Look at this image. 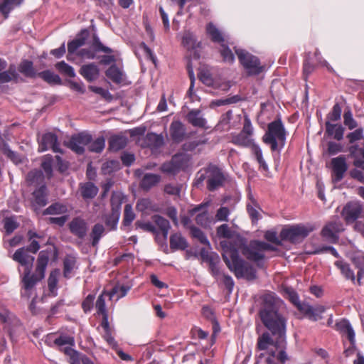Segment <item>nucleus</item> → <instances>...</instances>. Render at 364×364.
Returning <instances> with one entry per match:
<instances>
[{
    "label": "nucleus",
    "instance_id": "nucleus-9",
    "mask_svg": "<svg viewBox=\"0 0 364 364\" xmlns=\"http://www.w3.org/2000/svg\"><path fill=\"white\" fill-rule=\"evenodd\" d=\"M344 231V227L339 218H336L328 222L321 230V235L323 239L330 243H336L339 234Z\"/></svg>",
    "mask_w": 364,
    "mask_h": 364
},
{
    "label": "nucleus",
    "instance_id": "nucleus-63",
    "mask_svg": "<svg viewBox=\"0 0 364 364\" xmlns=\"http://www.w3.org/2000/svg\"><path fill=\"white\" fill-rule=\"evenodd\" d=\"M346 138L348 139L350 144H353L357 141L363 139V129L362 128H358L355 131L348 133L346 136Z\"/></svg>",
    "mask_w": 364,
    "mask_h": 364
},
{
    "label": "nucleus",
    "instance_id": "nucleus-7",
    "mask_svg": "<svg viewBox=\"0 0 364 364\" xmlns=\"http://www.w3.org/2000/svg\"><path fill=\"white\" fill-rule=\"evenodd\" d=\"M235 53L240 63L250 75H258L262 70L259 60L245 50L236 48Z\"/></svg>",
    "mask_w": 364,
    "mask_h": 364
},
{
    "label": "nucleus",
    "instance_id": "nucleus-58",
    "mask_svg": "<svg viewBox=\"0 0 364 364\" xmlns=\"http://www.w3.org/2000/svg\"><path fill=\"white\" fill-rule=\"evenodd\" d=\"M135 218V213L133 211L132 206L130 204H127L124 207L123 224L125 226H129Z\"/></svg>",
    "mask_w": 364,
    "mask_h": 364
},
{
    "label": "nucleus",
    "instance_id": "nucleus-35",
    "mask_svg": "<svg viewBox=\"0 0 364 364\" xmlns=\"http://www.w3.org/2000/svg\"><path fill=\"white\" fill-rule=\"evenodd\" d=\"M2 325L4 330H5L9 335L11 340H15L18 336L23 331V326L18 320V326L13 323L11 321H8L7 323H0Z\"/></svg>",
    "mask_w": 364,
    "mask_h": 364
},
{
    "label": "nucleus",
    "instance_id": "nucleus-10",
    "mask_svg": "<svg viewBox=\"0 0 364 364\" xmlns=\"http://www.w3.org/2000/svg\"><path fill=\"white\" fill-rule=\"evenodd\" d=\"M329 168L331 171V180L333 183L340 182L345 176L348 169L347 158L344 155L332 158Z\"/></svg>",
    "mask_w": 364,
    "mask_h": 364
},
{
    "label": "nucleus",
    "instance_id": "nucleus-37",
    "mask_svg": "<svg viewBox=\"0 0 364 364\" xmlns=\"http://www.w3.org/2000/svg\"><path fill=\"white\" fill-rule=\"evenodd\" d=\"M105 228L103 225L100 223L95 224L90 232V238L92 239V245L95 247L98 245L101 237L104 235Z\"/></svg>",
    "mask_w": 364,
    "mask_h": 364
},
{
    "label": "nucleus",
    "instance_id": "nucleus-30",
    "mask_svg": "<svg viewBox=\"0 0 364 364\" xmlns=\"http://www.w3.org/2000/svg\"><path fill=\"white\" fill-rule=\"evenodd\" d=\"M87 34L88 33H87V31H82L80 36H78L77 38L70 41L68 43V55L67 56V58L68 60H70V55L71 54L75 53L76 52V50L80 47H81L82 46H83L85 44V38H86V36H87Z\"/></svg>",
    "mask_w": 364,
    "mask_h": 364
},
{
    "label": "nucleus",
    "instance_id": "nucleus-18",
    "mask_svg": "<svg viewBox=\"0 0 364 364\" xmlns=\"http://www.w3.org/2000/svg\"><path fill=\"white\" fill-rule=\"evenodd\" d=\"M170 135L176 143L182 141L186 136V129L180 121H173L170 125Z\"/></svg>",
    "mask_w": 364,
    "mask_h": 364
},
{
    "label": "nucleus",
    "instance_id": "nucleus-24",
    "mask_svg": "<svg viewBox=\"0 0 364 364\" xmlns=\"http://www.w3.org/2000/svg\"><path fill=\"white\" fill-rule=\"evenodd\" d=\"M80 191L84 200L94 198L98 193V188L92 182H86L80 184Z\"/></svg>",
    "mask_w": 364,
    "mask_h": 364
},
{
    "label": "nucleus",
    "instance_id": "nucleus-17",
    "mask_svg": "<svg viewBox=\"0 0 364 364\" xmlns=\"http://www.w3.org/2000/svg\"><path fill=\"white\" fill-rule=\"evenodd\" d=\"M69 228L73 235L80 239L84 238L87 235V225L86 221L82 218H74L69 223Z\"/></svg>",
    "mask_w": 364,
    "mask_h": 364
},
{
    "label": "nucleus",
    "instance_id": "nucleus-39",
    "mask_svg": "<svg viewBox=\"0 0 364 364\" xmlns=\"http://www.w3.org/2000/svg\"><path fill=\"white\" fill-rule=\"evenodd\" d=\"M63 276L70 278L73 271L77 268L76 259L73 256H67L63 261Z\"/></svg>",
    "mask_w": 364,
    "mask_h": 364
},
{
    "label": "nucleus",
    "instance_id": "nucleus-36",
    "mask_svg": "<svg viewBox=\"0 0 364 364\" xmlns=\"http://www.w3.org/2000/svg\"><path fill=\"white\" fill-rule=\"evenodd\" d=\"M18 71L27 77H36L37 73L33 65V63L30 60H25L21 62L18 65Z\"/></svg>",
    "mask_w": 364,
    "mask_h": 364
},
{
    "label": "nucleus",
    "instance_id": "nucleus-29",
    "mask_svg": "<svg viewBox=\"0 0 364 364\" xmlns=\"http://www.w3.org/2000/svg\"><path fill=\"white\" fill-rule=\"evenodd\" d=\"M334 265L340 270L341 274L348 280L355 282V275L353 271L350 267L349 264L345 262L343 259H339L334 262Z\"/></svg>",
    "mask_w": 364,
    "mask_h": 364
},
{
    "label": "nucleus",
    "instance_id": "nucleus-57",
    "mask_svg": "<svg viewBox=\"0 0 364 364\" xmlns=\"http://www.w3.org/2000/svg\"><path fill=\"white\" fill-rule=\"evenodd\" d=\"M200 80L207 86L213 85V79L210 70L207 68H202L198 73Z\"/></svg>",
    "mask_w": 364,
    "mask_h": 364
},
{
    "label": "nucleus",
    "instance_id": "nucleus-12",
    "mask_svg": "<svg viewBox=\"0 0 364 364\" xmlns=\"http://www.w3.org/2000/svg\"><path fill=\"white\" fill-rule=\"evenodd\" d=\"M91 139L90 134L81 132L73 135L70 140L65 142V145L74 152L82 154L85 151V146L91 141Z\"/></svg>",
    "mask_w": 364,
    "mask_h": 364
},
{
    "label": "nucleus",
    "instance_id": "nucleus-54",
    "mask_svg": "<svg viewBox=\"0 0 364 364\" xmlns=\"http://www.w3.org/2000/svg\"><path fill=\"white\" fill-rule=\"evenodd\" d=\"M68 210L66 205L55 203L52 204L48 208H47L44 212V215H55V214H62L66 213Z\"/></svg>",
    "mask_w": 364,
    "mask_h": 364
},
{
    "label": "nucleus",
    "instance_id": "nucleus-16",
    "mask_svg": "<svg viewBox=\"0 0 364 364\" xmlns=\"http://www.w3.org/2000/svg\"><path fill=\"white\" fill-rule=\"evenodd\" d=\"M12 259L24 267V272H31L35 258L28 253L26 248L18 249L13 255Z\"/></svg>",
    "mask_w": 364,
    "mask_h": 364
},
{
    "label": "nucleus",
    "instance_id": "nucleus-1",
    "mask_svg": "<svg viewBox=\"0 0 364 364\" xmlns=\"http://www.w3.org/2000/svg\"><path fill=\"white\" fill-rule=\"evenodd\" d=\"M259 316L263 325L270 331L257 338V348L264 351L259 355L267 364H278L287 360L284 344L287 319L284 314V303L274 293L262 296Z\"/></svg>",
    "mask_w": 364,
    "mask_h": 364
},
{
    "label": "nucleus",
    "instance_id": "nucleus-41",
    "mask_svg": "<svg viewBox=\"0 0 364 364\" xmlns=\"http://www.w3.org/2000/svg\"><path fill=\"white\" fill-rule=\"evenodd\" d=\"M127 139L124 136H112L109 141V146L112 151H117L125 147Z\"/></svg>",
    "mask_w": 364,
    "mask_h": 364
},
{
    "label": "nucleus",
    "instance_id": "nucleus-19",
    "mask_svg": "<svg viewBox=\"0 0 364 364\" xmlns=\"http://www.w3.org/2000/svg\"><path fill=\"white\" fill-rule=\"evenodd\" d=\"M216 234L219 238L225 239L223 241L230 242L237 248L236 244L233 243L231 240L235 239V237L239 238V235L235 231L232 230L228 224H222L218 226L216 230Z\"/></svg>",
    "mask_w": 364,
    "mask_h": 364
},
{
    "label": "nucleus",
    "instance_id": "nucleus-60",
    "mask_svg": "<svg viewBox=\"0 0 364 364\" xmlns=\"http://www.w3.org/2000/svg\"><path fill=\"white\" fill-rule=\"evenodd\" d=\"M344 124L350 130L358 127L357 122L353 119V114L350 110L346 111L343 114Z\"/></svg>",
    "mask_w": 364,
    "mask_h": 364
},
{
    "label": "nucleus",
    "instance_id": "nucleus-26",
    "mask_svg": "<svg viewBox=\"0 0 364 364\" xmlns=\"http://www.w3.org/2000/svg\"><path fill=\"white\" fill-rule=\"evenodd\" d=\"M20 79V75L16 71L15 65H10L7 70L0 72V84L6 83L11 81L18 82Z\"/></svg>",
    "mask_w": 364,
    "mask_h": 364
},
{
    "label": "nucleus",
    "instance_id": "nucleus-53",
    "mask_svg": "<svg viewBox=\"0 0 364 364\" xmlns=\"http://www.w3.org/2000/svg\"><path fill=\"white\" fill-rule=\"evenodd\" d=\"M56 69L63 75L70 77H74L75 73L73 68L66 63L65 61H60L55 65Z\"/></svg>",
    "mask_w": 364,
    "mask_h": 364
},
{
    "label": "nucleus",
    "instance_id": "nucleus-22",
    "mask_svg": "<svg viewBox=\"0 0 364 364\" xmlns=\"http://www.w3.org/2000/svg\"><path fill=\"white\" fill-rule=\"evenodd\" d=\"M247 210L252 222L257 223L262 217L260 213L262 210L252 196H249V201L247 203Z\"/></svg>",
    "mask_w": 364,
    "mask_h": 364
},
{
    "label": "nucleus",
    "instance_id": "nucleus-25",
    "mask_svg": "<svg viewBox=\"0 0 364 364\" xmlns=\"http://www.w3.org/2000/svg\"><path fill=\"white\" fill-rule=\"evenodd\" d=\"M80 73L89 82L96 80L100 74L98 67L94 63H90L82 66Z\"/></svg>",
    "mask_w": 364,
    "mask_h": 364
},
{
    "label": "nucleus",
    "instance_id": "nucleus-8",
    "mask_svg": "<svg viewBox=\"0 0 364 364\" xmlns=\"http://www.w3.org/2000/svg\"><path fill=\"white\" fill-rule=\"evenodd\" d=\"M349 152L350 156L354 158L353 165L356 168L363 170L358 168L351 170L350 176L361 183H364V149L359 148L358 145H352L349 147Z\"/></svg>",
    "mask_w": 364,
    "mask_h": 364
},
{
    "label": "nucleus",
    "instance_id": "nucleus-59",
    "mask_svg": "<svg viewBox=\"0 0 364 364\" xmlns=\"http://www.w3.org/2000/svg\"><path fill=\"white\" fill-rule=\"evenodd\" d=\"M11 321L17 327L18 326V319L15 315L11 314L8 310H4L3 312H0V323H7L8 321Z\"/></svg>",
    "mask_w": 364,
    "mask_h": 364
},
{
    "label": "nucleus",
    "instance_id": "nucleus-62",
    "mask_svg": "<svg viewBox=\"0 0 364 364\" xmlns=\"http://www.w3.org/2000/svg\"><path fill=\"white\" fill-rule=\"evenodd\" d=\"M161 171L168 174H176L179 172L173 158L170 161L163 164L161 167Z\"/></svg>",
    "mask_w": 364,
    "mask_h": 364
},
{
    "label": "nucleus",
    "instance_id": "nucleus-13",
    "mask_svg": "<svg viewBox=\"0 0 364 364\" xmlns=\"http://www.w3.org/2000/svg\"><path fill=\"white\" fill-rule=\"evenodd\" d=\"M38 151L41 152L52 149L55 153H61L60 144L58 143V136L53 132H47L43 134L38 139Z\"/></svg>",
    "mask_w": 364,
    "mask_h": 364
},
{
    "label": "nucleus",
    "instance_id": "nucleus-32",
    "mask_svg": "<svg viewBox=\"0 0 364 364\" xmlns=\"http://www.w3.org/2000/svg\"><path fill=\"white\" fill-rule=\"evenodd\" d=\"M23 0H1L0 2V13L5 18H7L10 12L16 6L21 4Z\"/></svg>",
    "mask_w": 364,
    "mask_h": 364
},
{
    "label": "nucleus",
    "instance_id": "nucleus-28",
    "mask_svg": "<svg viewBox=\"0 0 364 364\" xmlns=\"http://www.w3.org/2000/svg\"><path fill=\"white\" fill-rule=\"evenodd\" d=\"M187 119L193 127H205L206 120L202 117L199 109L191 110L187 114Z\"/></svg>",
    "mask_w": 364,
    "mask_h": 364
},
{
    "label": "nucleus",
    "instance_id": "nucleus-43",
    "mask_svg": "<svg viewBox=\"0 0 364 364\" xmlns=\"http://www.w3.org/2000/svg\"><path fill=\"white\" fill-rule=\"evenodd\" d=\"M120 215V211L114 210L112 208L111 213L106 215L104 218L106 225L110 228L111 230H115L117 228Z\"/></svg>",
    "mask_w": 364,
    "mask_h": 364
},
{
    "label": "nucleus",
    "instance_id": "nucleus-55",
    "mask_svg": "<svg viewBox=\"0 0 364 364\" xmlns=\"http://www.w3.org/2000/svg\"><path fill=\"white\" fill-rule=\"evenodd\" d=\"M191 234L193 237L196 238L198 240V241L203 245H209L210 242L205 235V233L200 230L199 228L195 227V226H191Z\"/></svg>",
    "mask_w": 364,
    "mask_h": 364
},
{
    "label": "nucleus",
    "instance_id": "nucleus-46",
    "mask_svg": "<svg viewBox=\"0 0 364 364\" xmlns=\"http://www.w3.org/2000/svg\"><path fill=\"white\" fill-rule=\"evenodd\" d=\"M252 152L255 155L257 161L259 164V168L262 169L265 172H267L269 171V167L263 158L262 151L259 146L258 144H254L252 147Z\"/></svg>",
    "mask_w": 364,
    "mask_h": 364
},
{
    "label": "nucleus",
    "instance_id": "nucleus-48",
    "mask_svg": "<svg viewBox=\"0 0 364 364\" xmlns=\"http://www.w3.org/2000/svg\"><path fill=\"white\" fill-rule=\"evenodd\" d=\"M209 262V268L211 274L214 276L217 279H220V277L223 274L219 268V258L216 255L215 257L210 256L208 258Z\"/></svg>",
    "mask_w": 364,
    "mask_h": 364
},
{
    "label": "nucleus",
    "instance_id": "nucleus-20",
    "mask_svg": "<svg viewBox=\"0 0 364 364\" xmlns=\"http://www.w3.org/2000/svg\"><path fill=\"white\" fill-rule=\"evenodd\" d=\"M350 257L358 269L357 280L360 284V279L364 277V252L355 251L350 255Z\"/></svg>",
    "mask_w": 364,
    "mask_h": 364
},
{
    "label": "nucleus",
    "instance_id": "nucleus-15",
    "mask_svg": "<svg viewBox=\"0 0 364 364\" xmlns=\"http://www.w3.org/2000/svg\"><path fill=\"white\" fill-rule=\"evenodd\" d=\"M299 310L311 321H316L322 318L321 315L326 311V308L322 305L313 306L305 303L304 304H299Z\"/></svg>",
    "mask_w": 364,
    "mask_h": 364
},
{
    "label": "nucleus",
    "instance_id": "nucleus-33",
    "mask_svg": "<svg viewBox=\"0 0 364 364\" xmlns=\"http://www.w3.org/2000/svg\"><path fill=\"white\" fill-rule=\"evenodd\" d=\"M161 180V176L155 173H146L141 179L140 186L144 190H149Z\"/></svg>",
    "mask_w": 364,
    "mask_h": 364
},
{
    "label": "nucleus",
    "instance_id": "nucleus-51",
    "mask_svg": "<svg viewBox=\"0 0 364 364\" xmlns=\"http://www.w3.org/2000/svg\"><path fill=\"white\" fill-rule=\"evenodd\" d=\"M87 145L90 151L100 153L105 149V139L103 136H100L94 141L91 140V141Z\"/></svg>",
    "mask_w": 364,
    "mask_h": 364
},
{
    "label": "nucleus",
    "instance_id": "nucleus-3",
    "mask_svg": "<svg viewBox=\"0 0 364 364\" xmlns=\"http://www.w3.org/2000/svg\"><path fill=\"white\" fill-rule=\"evenodd\" d=\"M49 261V255L46 251L40 252L38 259L35 273L31 274V272H24L22 277L23 290L22 296L29 298L31 296L33 289L36 283L45 277V272Z\"/></svg>",
    "mask_w": 364,
    "mask_h": 364
},
{
    "label": "nucleus",
    "instance_id": "nucleus-31",
    "mask_svg": "<svg viewBox=\"0 0 364 364\" xmlns=\"http://www.w3.org/2000/svg\"><path fill=\"white\" fill-rule=\"evenodd\" d=\"M170 247L173 250H183L188 247V242L181 233L176 232L170 237Z\"/></svg>",
    "mask_w": 364,
    "mask_h": 364
},
{
    "label": "nucleus",
    "instance_id": "nucleus-23",
    "mask_svg": "<svg viewBox=\"0 0 364 364\" xmlns=\"http://www.w3.org/2000/svg\"><path fill=\"white\" fill-rule=\"evenodd\" d=\"M33 196L34 198L33 206L35 210L45 206L48 202L46 186L44 185L41 186L33 193Z\"/></svg>",
    "mask_w": 364,
    "mask_h": 364
},
{
    "label": "nucleus",
    "instance_id": "nucleus-21",
    "mask_svg": "<svg viewBox=\"0 0 364 364\" xmlns=\"http://www.w3.org/2000/svg\"><path fill=\"white\" fill-rule=\"evenodd\" d=\"M326 134L337 141L343 138L344 127L340 124H331L329 121L326 122Z\"/></svg>",
    "mask_w": 364,
    "mask_h": 364
},
{
    "label": "nucleus",
    "instance_id": "nucleus-5",
    "mask_svg": "<svg viewBox=\"0 0 364 364\" xmlns=\"http://www.w3.org/2000/svg\"><path fill=\"white\" fill-rule=\"evenodd\" d=\"M276 248L272 245L259 240H252L248 244L243 245L241 252L245 258L262 267L265 259V252L274 251Z\"/></svg>",
    "mask_w": 364,
    "mask_h": 364
},
{
    "label": "nucleus",
    "instance_id": "nucleus-4",
    "mask_svg": "<svg viewBox=\"0 0 364 364\" xmlns=\"http://www.w3.org/2000/svg\"><path fill=\"white\" fill-rule=\"evenodd\" d=\"M287 139V131L280 119L270 122L267 129L262 137L264 144L269 146L272 152H278L279 154L284 147Z\"/></svg>",
    "mask_w": 364,
    "mask_h": 364
},
{
    "label": "nucleus",
    "instance_id": "nucleus-45",
    "mask_svg": "<svg viewBox=\"0 0 364 364\" xmlns=\"http://www.w3.org/2000/svg\"><path fill=\"white\" fill-rule=\"evenodd\" d=\"M147 145L152 148H159L164 144V137L161 134L148 133L146 136Z\"/></svg>",
    "mask_w": 364,
    "mask_h": 364
},
{
    "label": "nucleus",
    "instance_id": "nucleus-56",
    "mask_svg": "<svg viewBox=\"0 0 364 364\" xmlns=\"http://www.w3.org/2000/svg\"><path fill=\"white\" fill-rule=\"evenodd\" d=\"M207 33L211 36L214 42L222 43L224 41L223 37L220 31L211 23L207 26Z\"/></svg>",
    "mask_w": 364,
    "mask_h": 364
},
{
    "label": "nucleus",
    "instance_id": "nucleus-11",
    "mask_svg": "<svg viewBox=\"0 0 364 364\" xmlns=\"http://www.w3.org/2000/svg\"><path fill=\"white\" fill-rule=\"evenodd\" d=\"M207 175V188L213 191L222 186L225 181V176L222 171L215 165L210 164L205 168Z\"/></svg>",
    "mask_w": 364,
    "mask_h": 364
},
{
    "label": "nucleus",
    "instance_id": "nucleus-40",
    "mask_svg": "<svg viewBox=\"0 0 364 364\" xmlns=\"http://www.w3.org/2000/svg\"><path fill=\"white\" fill-rule=\"evenodd\" d=\"M182 44L188 50H194L199 46L194 35L188 31L183 33Z\"/></svg>",
    "mask_w": 364,
    "mask_h": 364
},
{
    "label": "nucleus",
    "instance_id": "nucleus-38",
    "mask_svg": "<svg viewBox=\"0 0 364 364\" xmlns=\"http://www.w3.org/2000/svg\"><path fill=\"white\" fill-rule=\"evenodd\" d=\"M338 329L346 333L350 343L354 342L355 332L348 320L343 319L336 323Z\"/></svg>",
    "mask_w": 364,
    "mask_h": 364
},
{
    "label": "nucleus",
    "instance_id": "nucleus-44",
    "mask_svg": "<svg viewBox=\"0 0 364 364\" xmlns=\"http://www.w3.org/2000/svg\"><path fill=\"white\" fill-rule=\"evenodd\" d=\"M126 199L125 195L120 191H114L111 196V206L114 210L120 211L122 204Z\"/></svg>",
    "mask_w": 364,
    "mask_h": 364
},
{
    "label": "nucleus",
    "instance_id": "nucleus-27",
    "mask_svg": "<svg viewBox=\"0 0 364 364\" xmlns=\"http://www.w3.org/2000/svg\"><path fill=\"white\" fill-rule=\"evenodd\" d=\"M152 220L161 230L159 232L160 237L163 238L164 240H166L171 228L168 220L158 215H154Z\"/></svg>",
    "mask_w": 364,
    "mask_h": 364
},
{
    "label": "nucleus",
    "instance_id": "nucleus-50",
    "mask_svg": "<svg viewBox=\"0 0 364 364\" xmlns=\"http://www.w3.org/2000/svg\"><path fill=\"white\" fill-rule=\"evenodd\" d=\"M129 289L130 288L129 287L124 285L115 286L109 292H107V296H108L110 299H112L114 296H117V300H118L125 296Z\"/></svg>",
    "mask_w": 364,
    "mask_h": 364
},
{
    "label": "nucleus",
    "instance_id": "nucleus-52",
    "mask_svg": "<svg viewBox=\"0 0 364 364\" xmlns=\"http://www.w3.org/2000/svg\"><path fill=\"white\" fill-rule=\"evenodd\" d=\"M173 159L179 171L188 166L190 161V156L188 155L183 154H176L173 156Z\"/></svg>",
    "mask_w": 364,
    "mask_h": 364
},
{
    "label": "nucleus",
    "instance_id": "nucleus-42",
    "mask_svg": "<svg viewBox=\"0 0 364 364\" xmlns=\"http://www.w3.org/2000/svg\"><path fill=\"white\" fill-rule=\"evenodd\" d=\"M106 75L115 83H121L123 80V73L115 65H111L106 71Z\"/></svg>",
    "mask_w": 364,
    "mask_h": 364
},
{
    "label": "nucleus",
    "instance_id": "nucleus-47",
    "mask_svg": "<svg viewBox=\"0 0 364 364\" xmlns=\"http://www.w3.org/2000/svg\"><path fill=\"white\" fill-rule=\"evenodd\" d=\"M28 236L29 237V240L31 241V242L29 245L26 248V250L32 252L33 254H35L40 249L39 242L37 240H36L35 238H40L41 236L32 230H29L28 232Z\"/></svg>",
    "mask_w": 364,
    "mask_h": 364
},
{
    "label": "nucleus",
    "instance_id": "nucleus-6",
    "mask_svg": "<svg viewBox=\"0 0 364 364\" xmlns=\"http://www.w3.org/2000/svg\"><path fill=\"white\" fill-rule=\"evenodd\" d=\"M311 231L312 228L299 224L283 228L279 237L282 240L296 244L301 242Z\"/></svg>",
    "mask_w": 364,
    "mask_h": 364
},
{
    "label": "nucleus",
    "instance_id": "nucleus-34",
    "mask_svg": "<svg viewBox=\"0 0 364 364\" xmlns=\"http://www.w3.org/2000/svg\"><path fill=\"white\" fill-rule=\"evenodd\" d=\"M231 142L235 145L244 147H250L252 149L254 144V140L247 134L242 132L232 136Z\"/></svg>",
    "mask_w": 364,
    "mask_h": 364
},
{
    "label": "nucleus",
    "instance_id": "nucleus-64",
    "mask_svg": "<svg viewBox=\"0 0 364 364\" xmlns=\"http://www.w3.org/2000/svg\"><path fill=\"white\" fill-rule=\"evenodd\" d=\"M341 107L336 103L333 105L332 110L328 113L327 118L328 121L336 122L341 119Z\"/></svg>",
    "mask_w": 364,
    "mask_h": 364
},
{
    "label": "nucleus",
    "instance_id": "nucleus-49",
    "mask_svg": "<svg viewBox=\"0 0 364 364\" xmlns=\"http://www.w3.org/2000/svg\"><path fill=\"white\" fill-rule=\"evenodd\" d=\"M37 76L42 78L50 84H60V77L50 70H45L37 74Z\"/></svg>",
    "mask_w": 364,
    "mask_h": 364
},
{
    "label": "nucleus",
    "instance_id": "nucleus-14",
    "mask_svg": "<svg viewBox=\"0 0 364 364\" xmlns=\"http://www.w3.org/2000/svg\"><path fill=\"white\" fill-rule=\"evenodd\" d=\"M363 212L362 205L357 201L348 203L343 208L341 215L347 224L354 223Z\"/></svg>",
    "mask_w": 364,
    "mask_h": 364
},
{
    "label": "nucleus",
    "instance_id": "nucleus-61",
    "mask_svg": "<svg viewBox=\"0 0 364 364\" xmlns=\"http://www.w3.org/2000/svg\"><path fill=\"white\" fill-rule=\"evenodd\" d=\"M52 164H53L52 156L50 155L45 156L43 159L41 166L48 178L51 177V176H52V172H53Z\"/></svg>",
    "mask_w": 364,
    "mask_h": 364
},
{
    "label": "nucleus",
    "instance_id": "nucleus-2",
    "mask_svg": "<svg viewBox=\"0 0 364 364\" xmlns=\"http://www.w3.org/2000/svg\"><path fill=\"white\" fill-rule=\"evenodd\" d=\"M223 258L229 269L237 278L252 280L256 278L255 269L239 257L238 250L228 241H220Z\"/></svg>",
    "mask_w": 364,
    "mask_h": 364
}]
</instances>
